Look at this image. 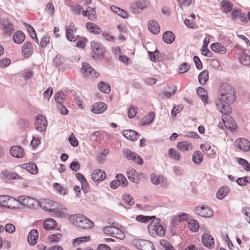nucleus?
I'll list each match as a JSON object with an SVG mask.
<instances>
[{"instance_id":"nucleus-1","label":"nucleus","mask_w":250,"mask_h":250,"mask_svg":"<svg viewBox=\"0 0 250 250\" xmlns=\"http://www.w3.org/2000/svg\"><path fill=\"white\" fill-rule=\"evenodd\" d=\"M235 100V92L232 87L227 83H222L219 88L216 105L219 111L225 114L231 112L230 104Z\"/></svg>"},{"instance_id":"nucleus-2","label":"nucleus","mask_w":250,"mask_h":250,"mask_svg":"<svg viewBox=\"0 0 250 250\" xmlns=\"http://www.w3.org/2000/svg\"><path fill=\"white\" fill-rule=\"evenodd\" d=\"M68 219L72 224L82 229H88L94 225L92 221L82 214L71 215Z\"/></svg>"},{"instance_id":"nucleus-3","label":"nucleus","mask_w":250,"mask_h":250,"mask_svg":"<svg viewBox=\"0 0 250 250\" xmlns=\"http://www.w3.org/2000/svg\"><path fill=\"white\" fill-rule=\"evenodd\" d=\"M38 204L43 209L48 210L50 212L58 213L59 210L62 208L60 207V204L48 199H41L38 201Z\"/></svg>"},{"instance_id":"nucleus-4","label":"nucleus","mask_w":250,"mask_h":250,"mask_svg":"<svg viewBox=\"0 0 250 250\" xmlns=\"http://www.w3.org/2000/svg\"><path fill=\"white\" fill-rule=\"evenodd\" d=\"M160 220L156 219H153L147 226V229L150 233L156 234L160 236H163L165 234V229L163 227L159 225Z\"/></svg>"},{"instance_id":"nucleus-5","label":"nucleus","mask_w":250,"mask_h":250,"mask_svg":"<svg viewBox=\"0 0 250 250\" xmlns=\"http://www.w3.org/2000/svg\"><path fill=\"white\" fill-rule=\"evenodd\" d=\"M133 245L140 250H155L152 243L148 240L134 239L132 241Z\"/></svg>"},{"instance_id":"nucleus-6","label":"nucleus","mask_w":250,"mask_h":250,"mask_svg":"<svg viewBox=\"0 0 250 250\" xmlns=\"http://www.w3.org/2000/svg\"><path fill=\"white\" fill-rule=\"evenodd\" d=\"M81 68L83 75L84 77H89L91 79H95L98 77L99 73L87 62H83Z\"/></svg>"},{"instance_id":"nucleus-7","label":"nucleus","mask_w":250,"mask_h":250,"mask_svg":"<svg viewBox=\"0 0 250 250\" xmlns=\"http://www.w3.org/2000/svg\"><path fill=\"white\" fill-rule=\"evenodd\" d=\"M149 5L147 0H137L131 5L132 12L136 14H139Z\"/></svg>"},{"instance_id":"nucleus-8","label":"nucleus","mask_w":250,"mask_h":250,"mask_svg":"<svg viewBox=\"0 0 250 250\" xmlns=\"http://www.w3.org/2000/svg\"><path fill=\"white\" fill-rule=\"evenodd\" d=\"M17 199L7 195H0V206L8 208H15Z\"/></svg>"},{"instance_id":"nucleus-9","label":"nucleus","mask_w":250,"mask_h":250,"mask_svg":"<svg viewBox=\"0 0 250 250\" xmlns=\"http://www.w3.org/2000/svg\"><path fill=\"white\" fill-rule=\"evenodd\" d=\"M123 153L125 157L129 160H132L139 165L143 164V160L137 153L131 151L128 148H124Z\"/></svg>"},{"instance_id":"nucleus-10","label":"nucleus","mask_w":250,"mask_h":250,"mask_svg":"<svg viewBox=\"0 0 250 250\" xmlns=\"http://www.w3.org/2000/svg\"><path fill=\"white\" fill-rule=\"evenodd\" d=\"M17 202L29 208H33L38 204V201L34 198L24 195L19 196L17 199Z\"/></svg>"},{"instance_id":"nucleus-11","label":"nucleus","mask_w":250,"mask_h":250,"mask_svg":"<svg viewBox=\"0 0 250 250\" xmlns=\"http://www.w3.org/2000/svg\"><path fill=\"white\" fill-rule=\"evenodd\" d=\"M47 125V121L43 116L39 114L36 116L35 119V126L37 130L41 132L45 131Z\"/></svg>"},{"instance_id":"nucleus-12","label":"nucleus","mask_w":250,"mask_h":250,"mask_svg":"<svg viewBox=\"0 0 250 250\" xmlns=\"http://www.w3.org/2000/svg\"><path fill=\"white\" fill-rule=\"evenodd\" d=\"M195 212L203 217H210L213 215L212 209L207 206L197 207L195 210Z\"/></svg>"},{"instance_id":"nucleus-13","label":"nucleus","mask_w":250,"mask_h":250,"mask_svg":"<svg viewBox=\"0 0 250 250\" xmlns=\"http://www.w3.org/2000/svg\"><path fill=\"white\" fill-rule=\"evenodd\" d=\"M229 114L222 115V121L225 127L231 131H234L236 128V124L234 119L229 116Z\"/></svg>"},{"instance_id":"nucleus-14","label":"nucleus","mask_w":250,"mask_h":250,"mask_svg":"<svg viewBox=\"0 0 250 250\" xmlns=\"http://www.w3.org/2000/svg\"><path fill=\"white\" fill-rule=\"evenodd\" d=\"M235 145L240 150L243 151H249L250 150V142L246 138H241L235 141Z\"/></svg>"},{"instance_id":"nucleus-15","label":"nucleus","mask_w":250,"mask_h":250,"mask_svg":"<svg viewBox=\"0 0 250 250\" xmlns=\"http://www.w3.org/2000/svg\"><path fill=\"white\" fill-rule=\"evenodd\" d=\"M90 45L93 52L98 56L99 59H100V57L103 56L104 50L103 46L100 43L92 41Z\"/></svg>"},{"instance_id":"nucleus-16","label":"nucleus","mask_w":250,"mask_h":250,"mask_svg":"<svg viewBox=\"0 0 250 250\" xmlns=\"http://www.w3.org/2000/svg\"><path fill=\"white\" fill-rule=\"evenodd\" d=\"M202 242L205 247L209 249H212L214 245L213 238L208 233L203 234L202 236Z\"/></svg>"},{"instance_id":"nucleus-17","label":"nucleus","mask_w":250,"mask_h":250,"mask_svg":"<svg viewBox=\"0 0 250 250\" xmlns=\"http://www.w3.org/2000/svg\"><path fill=\"white\" fill-rule=\"evenodd\" d=\"M106 177L104 171L97 169L94 170L91 175V179L94 182H99L103 181Z\"/></svg>"},{"instance_id":"nucleus-18","label":"nucleus","mask_w":250,"mask_h":250,"mask_svg":"<svg viewBox=\"0 0 250 250\" xmlns=\"http://www.w3.org/2000/svg\"><path fill=\"white\" fill-rule=\"evenodd\" d=\"M107 105L103 102L94 104L91 106V111L95 114H100L104 112L107 109Z\"/></svg>"},{"instance_id":"nucleus-19","label":"nucleus","mask_w":250,"mask_h":250,"mask_svg":"<svg viewBox=\"0 0 250 250\" xmlns=\"http://www.w3.org/2000/svg\"><path fill=\"white\" fill-rule=\"evenodd\" d=\"M176 146L179 150L182 152L191 151L193 148L192 144L186 141L178 143Z\"/></svg>"},{"instance_id":"nucleus-20","label":"nucleus","mask_w":250,"mask_h":250,"mask_svg":"<svg viewBox=\"0 0 250 250\" xmlns=\"http://www.w3.org/2000/svg\"><path fill=\"white\" fill-rule=\"evenodd\" d=\"M33 48L30 42H26L24 43L22 48V53L24 57L28 58L32 54Z\"/></svg>"},{"instance_id":"nucleus-21","label":"nucleus","mask_w":250,"mask_h":250,"mask_svg":"<svg viewBox=\"0 0 250 250\" xmlns=\"http://www.w3.org/2000/svg\"><path fill=\"white\" fill-rule=\"evenodd\" d=\"M1 26L5 34L10 35L12 34L14 31L13 24L8 20H4Z\"/></svg>"},{"instance_id":"nucleus-22","label":"nucleus","mask_w":250,"mask_h":250,"mask_svg":"<svg viewBox=\"0 0 250 250\" xmlns=\"http://www.w3.org/2000/svg\"><path fill=\"white\" fill-rule=\"evenodd\" d=\"M39 233L36 229H33L28 235L27 240L30 245L33 246L37 243Z\"/></svg>"},{"instance_id":"nucleus-23","label":"nucleus","mask_w":250,"mask_h":250,"mask_svg":"<svg viewBox=\"0 0 250 250\" xmlns=\"http://www.w3.org/2000/svg\"><path fill=\"white\" fill-rule=\"evenodd\" d=\"M10 153L14 157L21 158L23 156V149L21 146H14L10 149Z\"/></svg>"},{"instance_id":"nucleus-24","label":"nucleus","mask_w":250,"mask_h":250,"mask_svg":"<svg viewBox=\"0 0 250 250\" xmlns=\"http://www.w3.org/2000/svg\"><path fill=\"white\" fill-rule=\"evenodd\" d=\"M210 47L213 51L220 54H225L227 52L226 47L218 42L212 43Z\"/></svg>"},{"instance_id":"nucleus-25","label":"nucleus","mask_w":250,"mask_h":250,"mask_svg":"<svg viewBox=\"0 0 250 250\" xmlns=\"http://www.w3.org/2000/svg\"><path fill=\"white\" fill-rule=\"evenodd\" d=\"M148 29L153 34H157L160 32V27L158 23L153 20H151L148 22Z\"/></svg>"},{"instance_id":"nucleus-26","label":"nucleus","mask_w":250,"mask_h":250,"mask_svg":"<svg viewBox=\"0 0 250 250\" xmlns=\"http://www.w3.org/2000/svg\"><path fill=\"white\" fill-rule=\"evenodd\" d=\"M122 134L126 139L132 141L136 140L139 136L137 132L131 129L124 130Z\"/></svg>"},{"instance_id":"nucleus-27","label":"nucleus","mask_w":250,"mask_h":250,"mask_svg":"<svg viewBox=\"0 0 250 250\" xmlns=\"http://www.w3.org/2000/svg\"><path fill=\"white\" fill-rule=\"evenodd\" d=\"M240 62L244 65H250V50H245L240 57Z\"/></svg>"},{"instance_id":"nucleus-28","label":"nucleus","mask_w":250,"mask_h":250,"mask_svg":"<svg viewBox=\"0 0 250 250\" xmlns=\"http://www.w3.org/2000/svg\"><path fill=\"white\" fill-rule=\"evenodd\" d=\"M22 167L32 174H36L38 171L37 166L33 163L24 164L22 165Z\"/></svg>"},{"instance_id":"nucleus-29","label":"nucleus","mask_w":250,"mask_h":250,"mask_svg":"<svg viewBox=\"0 0 250 250\" xmlns=\"http://www.w3.org/2000/svg\"><path fill=\"white\" fill-rule=\"evenodd\" d=\"M229 191V188L227 186H223L220 188L216 193V197L219 200H222L228 195Z\"/></svg>"},{"instance_id":"nucleus-30","label":"nucleus","mask_w":250,"mask_h":250,"mask_svg":"<svg viewBox=\"0 0 250 250\" xmlns=\"http://www.w3.org/2000/svg\"><path fill=\"white\" fill-rule=\"evenodd\" d=\"M86 26L87 29L93 34H99L102 32L101 28L93 22H87L86 24Z\"/></svg>"},{"instance_id":"nucleus-31","label":"nucleus","mask_w":250,"mask_h":250,"mask_svg":"<svg viewBox=\"0 0 250 250\" xmlns=\"http://www.w3.org/2000/svg\"><path fill=\"white\" fill-rule=\"evenodd\" d=\"M196 92L204 104H207L208 103V93L203 87H198L196 89Z\"/></svg>"},{"instance_id":"nucleus-32","label":"nucleus","mask_w":250,"mask_h":250,"mask_svg":"<svg viewBox=\"0 0 250 250\" xmlns=\"http://www.w3.org/2000/svg\"><path fill=\"white\" fill-rule=\"evenodd\" d=\"M25 40V35L23 32L19 31L15 32L13 36V40L15 43L20 44Z\"/></svg>"},{"instance_id":"nucleus-33","label":"nucleus","mask_w":250,"mask_h":250,"mask_svg":"<svg viewBox=\"0 0 250 250\" xmlns=\"http://www.w3.org/2000/svg\"><path fill=\"white\" fill-rule=\"evenodd\" d=\"M168 155L170 158L174 160L179 161L181 160L180 153L174 148L169 149Z\"/></svg>"},{"instance_id":"nucleus-34","label":"nucleus","mask_w":250,"mask_h":250,"mask_svg":"<svg viewBox=\"0 0 250 250\" xmlns=\"http://www.w3.org/2000/svg\"><path fill=\"white\" fill-rule=\"evenodd\" d=\"M164 41L167 43H171L175 39L174 34L171 31H166L163 35Z\"/></svg>"},{"instance_id":"nucleus-35","label":"nucleus","mask_w":250,"mask_h":250,"mask_svg":"<svg viewBox=\"0 0 250 250\" xmlns=\"http://www.w3.org/2000/svg\"><path fill=\"white\" fill-rule=\"evenodd\" d=\"M203 160V156L202 153L199 151H195L192 155V161L194 163L197 165L200 164Z\"/></svg>"},{"instance_id":"nucleus-36","label":"nucleus","mask_w":250,"mask_h":250,"mask_svg":"<svg viewBox=\"0 0 250 250\" xmlns=\"http://www.w3.org/2000/svg\"><path fill=\"white\" fill-rule=\"evenodd\" d=\"M110 9L115 13H116L118 15L121 16L124 19H126L128 17V14L123 9H121L115 6H111L110 7Z\"/></svg>"},{"instance_id":"nucleus-37","label":"nucleus","mask_w":250,"mask_h":250,"mask_svg":"<svg viewBox=\"0 0 250 250\" xmlns=\"http://www.w3.org/2000/svg\"><path fill=\"white\" fill-rule=\"evenodd\" d=\"M56 222L52 218L46 219L44 223L43 226L46 229L50 230L54 229L56 226Z\"/></svg>"},{"instance_id":"nucleus-38","label":"nucleus","mask_w":250,"mask_h":250,"mask_svg":"<svg viewBox=\"0 0 250 250\" xmlns=\"http://www.w3.org/2000/svg\"><path fill=\"white\" fill-rule=\"evenodd\" d=\"M222 10L225 13L229 12L232 9V4L228 0H223L221 2Z\"/></svg>"},{"instance_id":"nucleus-39","label":"nucleus","mask_w":250,"mask_h":250,"mask_svg":"<svg viewBox=\"0 0 250 250\" xmlns=\"http://www.w3.org/2000/svg\"><path fill=\"white\" fill-rule=\"evenodd\" d=\"M208 79V72L207 70H204L198 76L199 82L202 85L205 84Z\"/></svg>"},{"instance_id":"nucleus-40","label":"nucleus","mask_w":250,"mask_h":250,"mask_svg":"<svg viewBox=\"0 0 250 250\" xmlns=\"http://www.w3.org/2000/svg\"><path fill=\"white\" fill-rule=\"evenodd\" d=\"M155 216H144V215H138L136 217V220L138 222H140L141 223H147L148 222H150L153 219H154Z\"/></svg>"},{"instance_id":"nucleus-41","label":"nucleus","mask_w":250,"mask_h":250,"mask_svg":"<svg viewBox=\"0 0 250 250\" xmlns=\"http://www.w3.org/2000/svg\"><path fill=\"white\" fill-rule=\"evenodd\" d=\"M98 87L99 90L104 93H108L110 92L111 90L109 84L107 83L103 82H101L98 83Z\"/></svg>"},{"instance_id":"nucleus-42","label":"nucleus","mask_w":250,"mask_h":250,"mask_svg":"<svg viewBox=\"0 0 250 250\" xmlns=\"http://www.w3.org/2000/svg\"><path fill=\"white\" fill-rule=\"evenodd\" d=\"M122 200L128 206H132L134 205L135 203L133 198L127 193L123 194Z\"/></svg>"},{"instance_id":"nucleus-43","label":"nucleus","mask_w":250,"mask_h":250,"mask_svg":"<svg viewBox=\"0 0 250 250\" xmlns=\"http://www.w3.org/2000/svg\"><path fill=\"white\" fill-rule=\"evenodd\" d=\"M90 239L89 236H85L75 239L73 242V245L74 247H77L82 243L86 242L89 241Z\"/></svg>"},{"instance_id":"nucleus-44","label":"nucleus","mask_w":250,"mask_h":250,"mask_svg":"<svg viewBox=\"0 0 250 250\" xmlns=\"http://www.w3.org/2000/svg\"><path fill=\"white\" fill-rule=\"evenodd\" d=\"M78 28L75 25L73 22H71L68 26L66 27V37L69 38L70 36L69 34L71 32L76 33Z\"/></svg>"},{"instance_id":"nucleus-45","label":"nucleus","mask_w":250,"mask_h":250,"mask_svg":"<svg viewBox=\"0 0 250 250\" xmlns=\"http://www.w3.org/2000/svg\"><path fill=\"white\" fill-rule=\"evenodd\" d=\"M237 162L242 166L246 171H250V164L245 159L241 158H237Z\"/></svg>"},{"instance_id":"nucleus-46","label":"nucleus","mask_w":250,"mask_h":250,"mask_svg":"<svg viewBox=\"0 0 250 250\" xmlns=\"http://www.w3.org/2000/svg\"><path fill=\"white\" fill-rule=\"evenodd\" d=\"M65 96L63 93L62 91L58 92L55 95L54 99L58 104H62Z\"/></svg>"},{"instance_id":"nucleus-47","label":"nucleus","mask_w":250,"mask_h":250,"mask_svg":"<svg viewBox=\"0 0 250 250\" xmlns=\"http://www.w3.org/2000/svg\"><path fill=\"white\" fill-rule=\"evenodd\" d=\"M155 114L153 112H150L148 116H145L143 119V125H149L153 121L154 118Z\"/></svg>"},{"instance_id":"nucleus-48","label":"nucleus","mask_w":250,"mask_h":250,"mask_svg":"<svg viewBox=\"0 0 250 250\" xmlns=\"http://www.w3.org/2000/svg\"><path fill=\"white\" fill-rule=\"evenodd\" d=\"M151 181L152 183L154 185H158L160 181H163L164 179L163 176L161 175H157L155 173H152L151 174Z\"/></svg>"},{"instance_id":"nucleus-49","label":"nucleus","mask_w":250,"mask_h":250,"mask_svg":"<svg viewBox=\"0 0 250 250\" xmlns=\"http://www.w3.org/2000/svg\"><path fill=\"white\" fill-rule=\"evenodd\" d=\"M113 229L114 231L112 237H115L120 240H123L125 238V235L122 230L116 227Z\"/></svg>"},{"instance_id":"nucleus-50","label":"nucleus","mask_w":250,"mask_h":250,"mask_svg":"<svg viewBox=\"0 0 250 250\" xmlns=\"http://www.w3.org/2000/svg\"><path fill=\"white\" fill-rule=\"evenodd\" d=\"M237 184L241 186L247 185L250 182V177L245 176L238 178L236 181Z\"/></svg>"},{"instance_id":"nucleus-51","label":"nucleus","mask_w":250,"mask_h":250,"mask_svg":"<svg viewBox=\"0 0 250 250\" xmlns=\"http://www.w3.org/2000/svg\"><path fill=\"white\" fill-rule=\"evenodd\" d=\"M188 226L190 229L193 232H196L199 229V223L198 222L194 219H191L188 223Z\"/></svg>"},{"instance_id":"nucleus-52","label":"nucleus","mask_w":250,"mask_h":250,"mask_svg":"<svg viewBox=\"0 0 250 250\" xmlns=\"http://www.w3.org/2000/svg\"><path fill=\"white\" fill-rule=\"evenodd\" d=\"M117 180L120 183V185L123 187L126 186L127 181L125 177L122 174H118L116 176Z\"/></svg>"},{"instance_id":"nucleus-53","label":"nucleus","mask_w":250,"mask_h":250,"mask_svg":"<svg viewBox=\"0 0 250 250\" xmlns=\"http://www.w3.org/2000/svg\"><path fill=\"white\" fill-rule=\"evenodd\" d=\"M171 92H164L161 93V97L162 98H168L170 97L171 95H173L175 94L176 91V87L175 86H173L172 88Z\"/></svg>"},{"instance_id":"nucleus-54","label":"nucleus","mask_w":250,"mask_h":250,"mask_svg":"<svg viewBox=\"0 0 250 250\" xmlns=\"http://www.w3.org/2000/svg\"><path fill=\"white\" fill-rule=\"evenodd\" d=\"M68 141L71 145L74 147L77 146L79 145L78 141L73 133H71L68 137Z\"/></svg>"},{"instance_id":"nucleus-55","label":"nucleus","mask_w":250,"mask_h":250,"mask_svg":"<svg viewBox=\"0 0 250 250\" xmlns=\"http://www.w3.org/2000/svg\"><path fill=\"white\" fill-rule=\"evenodd\" d=\"M18 126L21 128H28L30 126V123L25 119H21L18 122Z\"/></svg>"},{"instance_id":"nucleus-56","label":"nucleus","mask_w":250,"mask_h":250,"mask_svg":"<svg viewBox=\"0 0 250 250\" xmlns=\"http://www.w3.org/2000/svg\"><path fill=\"white\" fill-rule=\"evenodd\" d=\"M115 227L113 226H106L103 228V232L106 234L112 236L114 231L113 229H115Z\"/></svg>"},{"instance_id":"nucleus-57","label":"nucleus","mask_w":250,"mask_h":250,"mask_svg":"<svg viewBox=\"0 0 250 250\" xmlns=\"http://www.w3.org/2000/svg\"><path fill=\"white\" fill-rule=\"evenodd\" d=\"M54 189L61 194H65V189L58 183H55L53 185Z\"/></svg>"},{"instance_id":"nucleus-58","label":"nucleus","mask_w":250,"mask_h":250,"mask_svg":"<svg viewBox=\"0 0 250 250\" xmlns=\"http://www.w3.org/2000/svg\"><path fill=\"white\" fill-rule=\"evenodd\" d=\"M62 236L60 233L51 234L49 236V239L51 242L57 243Z\"/></svg>"},{"instance_id":"nucleus-59","label":"nucleus","mask_w":250,"mask_h":250,"mask_svg":"<svg viewBox=\"0 0 250 250\" xmlns=\"http://www.w3.org/2000/svg\"><path fill=\"white\" fill-rule=\"evenodd\" d=\"M148 54L150 56V60L153 62H156L157 58L159 57L160 52L159 51L156 50L154 52L148 51Z\"/></svg>"},{"instance_id":"nucleus-60","label":"nucleus","mask_w":250,"mask_h":250,"mask_svg":"<svg viewBox=\"0 0 250 250\" xmlns=\"http://www.w3.org/2000/svg\"><path fill=\"white\" fill-rule=\"evenodd\" d=\"M242 213L246 216V219L250 224V208H243L242 209Z\"/></svg>"},{"instance_id":"nucleus-61","label":"nucleus","mask_w":250,"mask_h":250,"mask_svg":"<svg viewBox=\"0 0 250 250\" xmlns=\"http://www.w3.org/2000/svg\"><path fill=\"white\" fill-rule=\"evenodd\" d=\"M185 24L188 28H191V29H196L197 28V25L193 23L192 21L188 20V19H185L184 21Z\"/></svg>"},{"instance_id":"nucleus-62","label":"nucleus","mask_w":250,"mask_h":250,"mask_svg":"<svg viewBox=\"0 0 250 250\" xmlns=\"http://www.w3.org/2000/svg\"><path fill=\"white\" fill-rule=\"evenodd\" d=\"M189 65L187 62H184L180 65L179 72L184 73L186 72L189 69Z\"/></svg>"},{"instance_id":"nucleus-63","label":"nucleus","mask_w":250,"mask_h":250,"mask_svg":"<svg viewBox=\"0 0 250 250\" xmlns=\"http://www.w3.org/2000/svg\"><path fill=\"white\" fill-rule=\"evenodd\" d=\"M57 108L62 115H66L68 113V110L62 104H58Z\"/></svg>"},{"instance_id":"nucleus-64","label":"nucleus","mask_w":250,"mask_h":250,"mask_svg":"<svg viewBox=\"0 0 250 250\" xmlns=\"http://www.w3.org/2000/svg\"><path fill=\"white\" fill-rule=\"evenodd\" d=\"M62 63V59L61 56L57 55L53 59V64L55 66L61 65Z\"/></svg>"}]
</instances>
